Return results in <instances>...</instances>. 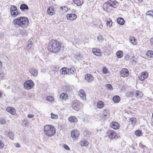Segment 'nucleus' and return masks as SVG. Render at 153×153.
Here are the masks:
<instances>
[{"mask_svg": "<svg viewBox=\"0 0 153 153\" xmlns=\"http://www.w3.org/2000/svg\"><path fill=\"white\" fill-rule=\"evenodd\" d=\"M6 110L7 112L12 115H14L16 114V109L13 107H8L6 108Z\"/></svg>", "mask_w": 153, "mask_h": 153, "instance_id": "f3484780", "label": "nucleus"}, {"mask_svg": "<svg viewBox=\"0 0 153 153\" xmlns=\"http://www.w3.org/2000/svg\"><path fill=\"white\" fill-rule=\"evenodd\" d=\"M4 145L3 142L0 140V149H1L4 147Z\"/></svg>", "mask_w": 153, "mask_h": 153, "instance_id": "8fccbe9b", "label": "nucleus"}, {"mask_svg": "<svg viewBox=\"0 0 153 153\" xmlns=\"http://www.w3.org/2000/svg\"><path fill=\"white\" fill-rule=\"evenodd\" d=\"M34 85V82L32 80H28L24 83V87L26 90H29L33 88Z\"/></svg>", "mask_w": 153, "mask_h": 153, "instance_id": "6e6552de", "label": "nucleus"}, {"mask_svg": "<svg viewBox=\"0 0 153 153\" xmlns=\"http://www.w3.org/2000/svg\"><path fill=\"white\" fill-rule=\"evenodd\" d=\"M47 12L49 15H53L55 13L54 8L52 6L49 7L47 9Z\"/></svg>", "mask_w": 153, "mask_h": 153, "instance_id": "4be33fe9", "label": "nucleus"}, {"mask_svg": "<svg viewBox=\"0 0 153 153\" xmlns=\"http://www.w3.org/2000/svg\"><path fill=\"white\" fill-rule=\"evenodd\" d=\"M20 9L22 10H28V7L26 4H22L21 5Z\"/></svg>", "mask_w": 153, "mask_h": 153, "instance_id": "58836bf2", "label": "nucleus"}, {"mask_svg": "<svg viewBox=\"0 0 153 153\" xmlns=\"http://www.w3.org/2000/svg\"><path fill=\"white\" fill-rule=\"evenodd\" d=\"M92 51L94 55L98 56H101L102 55V53L101 50L96 48H93Z\"/></svg>", "mask_w": 153, "mask_h": 153, "instance_id": "f8f14e48", "label": "nucleus"}, {"mask_svg": "<svg viewBox=\"0 0 153 153\" xmlns=\"http://www.w3.org/2000/svg\"><path fill=\"white\" fill-rule=\"evenodd\" d=\"M125 59L127 60H128L129 59V57L128 56H125Z\"/></svg>", "mask_w": 153, "mask_h": 153, "instance_id": "13d9d810", "label": "nucleus"}, {"mask_svg": "<svg viewBox=\"0 0 153 153\" xmlns=\"http://www.w3.org/2000/svg\"><path fill=\"white\" fill-rule=\"evenodd\" d=\"M2 93H1V92L0 91V98H1V97L2 96Z\"/></svg>", "mask_w": 153, "mask_h": 153, "instance_id": "052dcab7", "label": "nucleus"}, {"mask_svg": "<svg viewBox=\"0 0 153 153\" xmlns=\"http://www.w3.org/2000/svg\"><path fill=\"white\" fill-rule=\"evenodd\" d=\"M116 55L117 58H121L123 56V51H117L116 53Z\"/></svg>", "mask_w": 153, "mask_h": 153, "instance_id": "e433bc0d", "label": "nucleus"}, {"mask_svg": "<svg viewBox=\"0 0 153 153\" xmlns=\"http://www.w3.org/2000/svg\"><path fill=\"white\" fill-rule=\"evenodd\" d=\"M51 118L52 119H57L58 118V116L57 115L54 114L53 113H51Z\"/></svg>", "mask_w": 153, "mask_h": 153, "instance_id": "a19ab883", "label": "nucleus"}, {"mask_svg": "<svg viewBox=\"0 0 153 153\" xmlns=\"http://www.w3.org/2000/svg\"><path fill=\"white\" fill-rule=\"evenodd\" d=\"M106 87L108 89L112 90L113 89L111 85L110 84H106Z\"/></svg>", "mask_w": 153, "mask_h": 153, "instance_id": "49530a36", "label": "nucleus"}, {"mask_svg": "<svg viewBox=\"0 0 153 153\" xmlns=\"http://www.w3.org/2000/svg\"><path fill=\"white\" fill-rule=\"evenodd\" d=\"M29 72L32 76H36L38 74L37 70L34 68H30L29 70Z\"/></svg>", "mask_w": 153, "mask_h": 153, "instance_id": "5701e85b", "label": "nucleus"}, {"mask_svg": "<svg viewBox=\"0 0 153 153\" xmlns=\"http://www.w3.org/2000/svg\"><path fill=\"white\" fill-rule=\"evenodd\" d=\"M149 74L147 71L142 72L138 76L139 79L141 81H144L148 77Z\"/></svg>", "mask_w": 153, "mask_h": 153, "instance_id": "9b49d317", "label": "nucleus"}, {"mask_svg": "<svg viewBox=\"0 0 153 153\" xmlns=\"http://www.w3.org/2000/svg\"><path fill=\"white\" fill-rule=\"evenodd\" d=\"M106 24L107 27H110L112 25V22L111 19L109 18H107L106 19Z\"/></svg>", "mask_w": 153, "mask_h": 153, "instance_id": "bb28decb", "label": "nucleus"}, {"mask_svg": "<svg viewBox=\"0 0 153 153\" xmlns=\"http://www.w3.org/2000/svg\"><path fill=\"white\" fill-rule=\"evenodd\" d=\"M98 24V28H100V29L102 28L103 27V25L102 24V23L101 22H99V23Z\"/></svg>", "mask_w": 153, "mask_h": 153, "instance_id": "3c124183", "label": "nucleus"}, {"mask_svg": "<svg viewBox=\"0 0 153 153\" xmlns=\"http://www.w3.org/2000/svg\"><path fill=\"white\" fill-rule=\"evenodd\" d=\"M77 15L75 13H69L66 15V18L68 20L73 21L75 20L77 18Z\"/></svg>", "mask_w": 153, "mask_h": 153, "instance_id": "2eb2a0df", "label": "nucleus"}, {"mask_svg": "<svg viewBox=\"0 0 153 153\" xmlns=\"http://www.w3.org/2000/svg\"><path fill=\"white\" fill-rule=\"evenodd\" d=\"M118 4L116 1H108L103 4V10L107 12H110L113 8H116Z\"/></svg>", "mask_w": 153, "mask_h": 153, "instance_id": "7ed1b4c3", "label": "nucleus"}, {"mask_svg": "<svg viewBox=\"0 0 153 153\" xmlns=\"http://www.w3.org/2000/svg\"><path fill=\"white\" fill-rule=\"evenodd\" d=\"M32 45V42H30V43H28L27 45V46L26 47V49H27V50L29 49L31 47V45Z\"/></svg>", "mask_w": 153, "mask_h": 153, "instance_id": "de8ad7c7", "label": "nucleus"}, {"mask_svg": "<svg viewBox=\"0 0 153 153\" xmlns=\"http://www.w3.org/2000/svg\"><path fill=\"white\" fill-rule=\"evenodd\" d=\"M6 122V120L3 118H0V124H4Z\"/></svg>", "mask_w": 153, "mask_h": 153, "instance_id": "a18cd8bd", "label": "nucleus"}, {"mask_svg": "<svg viewBox=\"0 0 153 153\" xmlns=\"http://www.w3.org/2000/svg\"><path fill=\"white\" fill-rule=\"evenodd\" d=\"M128 96L129 97H131L134 95V93L133 92H129L127 93Z\"/></svg>", "mask_w": 153, "mask_h": 153, "instance_id": "09e8293b", "label": "nucleus"}, {"mask_svg": "<svg viewBox=\"0 0 153 153\" xmlns=\"http://www.w3.org/2000/svg\"><path fill=\"white\" fill-rule=\"evenodd\" d=\"M112 100L115 103H118L120 102V97L118 95L114 96L112 98Z\"/></svg>", "mask_w": 153, "mask_h": 153, "instance_id": "cd10ccee", "label": "nucleus"}, {"mask_svg": "<svg viewBox=\"0 0 153 153\" xmlns=\"http://www.w3.org/2000/svg\"><path fill=\"white\" fill-rule=\"evenodd\" d=\"M111 127L115 130H117L120 128L119 124L117 122L113 121L110 124Z\"/></svg>", "mask_w": 153, "mask_h": 153, "instance_id": "dca6fc26", "label": "nucleus"}, {"mask_svg": "<svg viewBox=\"0 0 153 153\" xmlns=\"http://www.w3.org/2000/svg\"><path fill=\"white\" fill-rule=\"evenodd\" d=\"M85 132H86V133H87L88 132V134H91V133H90V132H88V131H85Z\"/></svg>", "mask_w": 153, "mask_h": 153, "instance_id": "e2e57ef3", "label": "nucleus"}, {"mask_svg": "<svg viewBox=\"0 0 153 153\" xmlns=\"http://www.w3.org/2000/svg\"><path fill=\"white\" fill-rule=\"evenodd\" d=\"M62 47V43L56 39H52L48 42L47 48L48 51L52 53H59Z\"/></svg>", "mask_w": 153, "mask_h": 153, "instance_id": "f257e3e1", "label": "nucleus"}, {"mask_svg": "<svg viewBox=\"0 0 153 153\" xmlns=\"http://www.w3.org/2000/svg\"><path fill=\"white\" fill-rule=\"evenodd\" d=\"M150 44L153 45V37L150 39Z\"/></svg>", "mask_w": 153, "mask_h": 153, "instance_id": "5fc2aeb1", "label": "nucleus"}, {"mask_svg": "<svg viewBox=\"0 0 153 153\" xmlns=\"http://www.w3.org/2000/svg\"><path fill=\"white\" fill-rule=\"evenodd\" d=\"M139 146L140 147L142 148H144L145 147L144 145H143L142 144L140 143L139 144Z\"/></svg>", "mask_w": 153, "mask_h": 153, "instance_id": "6e6d98bb", "label": "nucleus"}, {"mask_svg": "<svg viewBox=\"0 0 153 153\" xmlns=\"http://www.w3.org/2000/svg\"><path fill=\"white\" fill-rule=\"evenodd\" d=\"M146 15L152 16L153 17V11L152 10L148 11L146 13Z\"/></svg>", "mask_w": 153, "mask_h": 153, "instance_id": "79ce46f5", "label": "nucleus"}, {"mask_svg": "<svg viewBox=\"0 0 153 153\" xmlns=\"http://www.w3.org/2000/svg\"><path fill=\"white\" fill-rule=\"evenodd\" d=\"M60 73L62 74H68V68L66 67L62 68L60 71Z\"/></svg>", "mask_w": 153, "mask_h": 153, "instance_id": "c9c22d12", "label": "nucleus"}, {"mask_svg": "<svg viewBox=\"0 0 153 153\" xmlns=\"http://www.w3.org/2000/svg\"><path fill=\"white\" fill-rule=\"evenodd\" d=\"M110 113L109 111L107 109H103L101 113L99 115L100 119L102 121H105L107 119L109 118Z\"/></svg>", "mask_w": 153, "mask_h": 153, "instance_id": "423d86ee", "label": "nucleus"}, {"mask_svg": "<svg viewBox=\"0 0 153 153\" xmlns=\"http://www.w3.org/2000/svg\"><path fill=\"white\" fill-rule=\"evenodd\" d=\"M129 40L130 42L133 45H136L138 43L137 40L132 36H131L129 37Z\"/></svg>", "mask_w": 153, "mask_h": 153, "instance_id": "412c9836", "label": "nucleus"}, {"mask_svg": "<svg viewBox=\"0 0 153 153\" xmlns=\"http://www.w3.org/2000/svg\"><path fill=\"white\" fill-rule=\"evenodd\" d=\"M8 136L11 140H13V134L12 132H9L8 133Z\"/></svg>", "mask_w": 153, "mask_h": 153, "instance_id": "c03bdc74", "label": "nucleus"}, {"mask_svg": "<svg viewBox=\"0 0 153 153\" xmlns=\"http://www.w3.org/2000/svg\"><path fill=\"white\" fill-rule=\"evenodd\" d=\"M85 80L88 82H90L94 80L93 76L90 74H86L85 76Z\"/></svg>", "mask_w": 153, "mask_h": 153, "instance_id": "a211bd4d", "label": "nucleus"}, {"mask_svg": "<svg viewBox=\"0 0 153 153\" xmlns=\"http://www.w3.org/2000/svg\"><path fill=\"white\" fill-rule=\"evenodd\" d=\"M10 13L13 17H15L20 14L16 6L12 5L10 7Z\"/></svg>", "mask_w": 153, "mask_h": 153, "instance_id": "1a4fd4ad", "label": "nucleus"}, {"mask_svg": "<svg viewBox=\"0 0 153 153\" xmlns=\"http://www.w3.org/2000/svg\"><path fill=\"white\" fill-rule=\"evenodd\" d=\"M74 3L76 4L77 6H79L82 5L83 2L82 1H74Z\"/></svg>", "mask_w": 153, "mask_h": 153, "instance_id": "ea45409f", "label": "nucleus"}, {"mask_svg": "<svg viewBox=\"0 0 153 153\" xmlns=\"http://www.w3.org/2000/svg\"><path fill=\"white\" fill-rule=\"evenodd\" d=\"M83 105L79 101L77 100L74 101L72 104V108L77 111H81L83 107Z\"/></svg>", "mask_w": 153, "mask_h": 153, "instance_id": "39448f33", "label": "nucleus"}, {"mask_svg": "<svg viewBox=\"0 0 153 153\" xmlns=\"http://www.w3.org/2000/svg\"><path fill=\"white\" fill-rule=\"evenodd\" d=\"M107 136L109 139L113 140L114 139L118 138L117 134L115 131L110 130L106 132Z\"/></svg>", "mask_w": 153, "mask_h": 153, "instance_id": "0eeeda50", "label": "nucleus"}, {"mask_svg": "<svg viewBox=\"0 0 153 153\" xmlns=\"http://www.w3.org/2000/svg\"><path fill=\"white\" fill-rule=\"evenodd\" d=\"M46 100L47 101L51 102H53L55 100V99L53 96H48L46 97Z\"/></svg>", "mask_w": 153, "mask_h": 153, "instance_id": "f704fd0d", "label": "nucleus"}, {"mask_svg": "<svg viewBox=\"0 0 153 153\" xmlns=\"http://www.w3.org/2000/svg\"><path fill=\"white\" fill-rule=\"evenodd\" d=\"M109 151H112V149L111 148H110L109 149Z\"/></svg>", "mask_w": 153, "mask_h": 153, "instance_id": "680f3d73", "label": "nucleus"}, {"mask_svg": "<svg viewBox=\"0 0 153 153\" xmlns=\"http://www.w3.org/2000/svg\"><path fill=\"white\" fill-rule=\"evenodd\" d=\"M102 71V73L104 74H106L108 72V70L105 67H103Z\"/></svg>", "mask_w": 153, "mask_h": 153, "instance_id": "37998d69", "label": "nucleus"}, {"mask_svg": "<svg viewBox=\"0 0 153 153\" xmlns=\"http://www.w3.org/2000/svg\"><path fill=\"white\" fill-rule=\"evenodd\" d=\"M2 64L1 62L0 61V68H2Z\"/></svg>", "mask_w": 153, "mask_h": 153, "instance_id": "bf43d9fd", "label": "nucleus"}, {"mask_svg": "<svg viewBox=\"0 0 153 153\" xmlns=\"http://www.w3.org/2000/svg\"><path fill=\"white\" fill-rule=\"evenodd\" d=\"M129 121L130 122L131 124L134 126L136 123L137 120L135 117H132L129 119Z\"/></svg>", "mask_w": 153, "mask_h": 153, "instance_id": "c756f323", "label": "nucleus"}, {"mask_svg": "<svg viewBox=\"0 0 153 153\" xmlns=\"http://www.w3.org/2000/svg\"><path fill=\"white\" fill-rule=\"evenodd\" d=\"M121 76L123 77H127L129 75V71L126 68H122L120 72Z\"/></svg>", "mask_w": 153, "mask_h": 153, "instance_id": "ddd939ff", "label": "nucleus"}, {"mask_svg": "<svg viewBox=\"0 0 153 153\" xmlns=\"http://www.w3.org/2000/svg\"><path fill=\"white\" fill-rule=\"evenodd\" d=\"M44 134L48 137L53 136L56 133V129L54 127L51 125H45L43 128Z\"/></svg>", "mask_w": 153, "mask_h": 153, "instance_id": "20e7f679", "label": "nucleus"}, {"mask_svg": "<svg viewBox=\"0 0 153 153\" xmlns=\"http://www.w3.org/2000/svg\"><path fill=\"white\" fill-rule=\"evenodd\" d=\"M60 12H61L62 13H64L68 10V8L67 7L64 6L63 7H61L60 8Z\"/></svg>", "mask_w": 153, "mask_h": 153, "instance_id": "473e14b6", "label": "nucleus"}, {"mask_svg": "<svg viewBox=\"0 0 153 153\" xmlns=\"http://www.w3.org/2000/svg\"><path fill=\"white\" fill-rule=\"evenodd\" d=\"M80 145L82 147L88 146L89 143L88 142L86 139H83L81 140L79 142Z\"/></svg>", "mask_w": 153, "mask_h": 153, "instance_id": "6ab92c4d", "label": "nucleus"}, {"mask_svg": "<svg viewBox=\"0 0 153 153\" xmlns=\"http://www.w3.org/2000/svg\"><path fill=\"white\" fill-rule=\"evenodd\" d=\"M63 89L66 92H68L72 90L71 87L69 85H66L63 86Z\"/></svg>", "mask_w": 153, "mask_h": 153, "instance_id": "7c9ffc66", "label": "nucleus"}, {"mask_svg": "<svg viewBox=\"0 0 153 153\" xmlns=\"http://www.w3.org/2000/svg\"><path fill=\"white\" fill-rule=\"evenodd\" d=\"M13 24L15 25H17L23 28H25L29 25V20L25 17L21 16L14 19Z\"/></svg>", "mask_w": 153, "mask_h": 153, "instance_id": "f03ea898", "label": "nucleus"}, {"mask_svg": "<svg viewBox=\"0 0 153 153\" xmlns=\"http://www.w3.org/2000/svg\"><path fill=\"white\" fill-rule=\"evenodd\" d=\"M146 55L147 57L149 58H153V51L152 50H148L146 53Z\"/></svg>", "mask_w": 153, "mask_h": 153, "instance_id": "c85d7f7f", "label": "nucleus"}, {"mask_svg": "<svg viewBox=\"0 0 153 153\" xmlns=\"http://www.w3.org/2000/svg\"><path fill=\"white\" fill-rule=\"evenodd\" d=\"M117 21L118 23L120 25H123L125 24L124 20L121 17H118L117 19Z\"/></svg>", "mask_w": 153, "mask_h": 153, "instance_id": "72a5a7b5", "label": "nucleus"}, {"mask_svg": "<svg viewBox=\"0 0 153 153\" xmlns=\"http://www.w3.org/2000/svg\"><path fill=\"white\" fill-rule=\"evenodd\" d=\"M143 96L142 92L138 90L136 91L135 93V96L136 98L141 99Z\"/></svg>", "mask_w": 153, "mask_h": 153, "instance_id": "393cba45", "label": "nucleus"}, {"mask_svg": "<svg viewBox=\"0 0 153 153\" xmlns=\"http://www.w3.org/2000/svg\"><path fill=\"white\" fill-rule=\"evenodd\" d=\"M34 115L33 114H29L27 115V117L29 118H32L34 117Z\"/></svg>", "mask_w": 153, "mask_h": 153, "instance_id": "864d4df0", "label": "nucleus"}, {"mask_svg": "<svg viewBox=\"0 0 153 153\" xmlns=\"http://www.w3.org/2000/svg\"><path fill=\"white\" fill-rule=\"evenodd\" d=\"M78 95L82 99L85 98L86 94L84 91L82 89H80L78 92Z\"/></svg>", "mask_w": 153, "mask_h": 153, "instance_id": "b1692460", "label": "nucleus"}, {"mask_svg": "<svg viewBox=\"0 0 153 153\" xmlns=\"http://www.w3.org/2000/svg\"><path fill=\"white\" fill-rule=\"evenodd\" d=\"M134 134L137 137H140L142 136V132L141 131L137 130L135 131Z\"/></svg>", "mask_w": 153, "mask_h": 153, "instance_id": "4c0bfd02", "label": "nucleus"}, {"mask_svg": "<svg viewBox=\"0 0 153 153\" xmlns=\"http://www.w3.org/2000/svg\"><path fill=\"white\" fill-rule=\"evenodd\" d=\"M60 99L63 101L68 100L69 98V96L68 94L66 93H62L59 95Z\"/></svg>", "mask_w": 153, "mask_h": 153, "instance_id": "4468645a", "label": "nucleus"}, {"mask_svg": "<svg viewBox=\"0 0 153 153\" xmlns=\"http://www.w3.org/2000/svg\"><path fill=\"white\" fill-rule=\"evenodd\" d=\"M16 146L17 147H20V144L18 143H17L16 144Z\"/></svg>", "mask_w": 153, "mask_h": 153, "instance_id": "4d7b16f0", "label": "nucleus"}, {"mask_svg": "<svg viewBox=\"0 0 153 153\" xmlns=\"http://www.w3.org/2000/svg\"><path fill=\"white\" fill-rule=\"evenodd\" d=\"M80 135L79 131L76 129L72 130L71 131V137L75 140H77Z\"/></svg>", "mask_w": 153, "mask_h": 153, "instance_id": "9d476101", "label": "nucleus"}, {"mask_svg": "<svg viewBox=\"0 0 153 153\" xmlns=\"http://www.w3.org/2000/svg\"><path fill=\"white\" fill-rule=\"evenodd\" d=\"M64 147L66 149L69 150L70 149L69 147H68V146L66 145V144L64 145H63Z\"/></svg>", "mask_w": 153, "mask_h": 153, "instance_id": "603ef678", "label": "nucleus"}, {"mask_svg": "<svg viewBox=\"0 0 153 153\" xmlns=\"http://www.w3.org/2000/svg\"><path fill=\"white\" fill-rule=\"evenodd\" d=\"M68 120L70 123H76L78 121L77 118L74 116H71L68 118Z\"/></svg>", "mask_w": 153, "mask_h": 153, "instance_id": "aec40b11", "label": "nucleus"}, {"mask_svg": "<svg viewBox=\"0 0 153 153\" xmlns=\"http://www.w3.org/2000/svg\"><path fill=\"white\" fill-rule=\"evenodd\" d=\"M97 106L98 108H103L104 107V102L101 100L98 101L97 102Z\"/></svg>", "mask_w": 153, "mask_h": 153, "instance_id": "a878e982", "label": "nucleus"}, {"mask_svg": "<svg viewBox=\"0 0 153 153\" xmlns=\"http://www.w3.org/2000/svg\"><path fill=\"white\" fill-rule=\"evenodd\" d=\"M99 36H98V39H99Z\"/></svg>", "mask_w": 153, "mask_h": 153, "instance_id": "0e129e2a", "label": "nucleus"}, {"mask_svg": "<svg viewBox=\"0 0 153 153\" xmlns=\"http://www.w3.org/2000/svg\"><path fill=\"white\" fill-rule=\"evenodd\" d=\"M76 71L75 68L74 67H72L69 68H68V74H74Z\"/></svg>", "mask_w": 153, "mask_h": 153, "instance_id": "2f4dec72", "label": "nucleus"}]
</instances>
